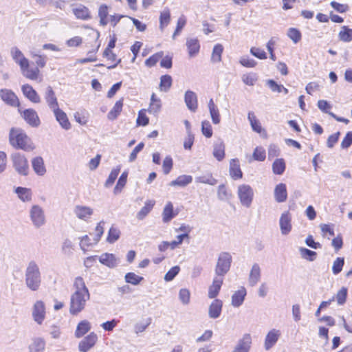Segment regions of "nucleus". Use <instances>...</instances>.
<instances>
[{
	"instance_id": "nucleus-1",
	"label": "nucleus",
	"mask_w": 352,
	"mask_h": 352,
	"mask_svg": "<svg viewBox=\"0 0 352 352\" xmlns=\"http://www.w3.org/2000/svg\"><path fill=\"white\" fill-rule=\"evenodd\" d=\"M74 287L75 292L71 296L69 313L76 315L85 309L87 301L90 298V294L83 278L80 276L75 278Z\"/></svg>"
},
{
	"instance_id": "nucleus-2",
	"label": "nucleus",
	"mask_w": 352,
	"mask_h": 352,
	"mask_svg": "<svg viewBox=\"0 0 352 352\" xmlns=\"http://www.w3.org/2000/svg\"><path fill=\"white\" fill-rule=\"evenodd\" d=\"M41 272L38 263L32 260L28 262L25 270L26 287L32 292H36L41 285Z\"/></svg>"
},
{
	"instance_id": "nucleus-3",
	"label": "nucleus",
	"mask_w": 352,
	"mask_h": 352,
	"mask_svg": "<svg viewBox=\"0 0 352 352\" xmlns=\"http://www.w3.org/2000/svg\"><path fill=\"white\" fill-rule=\"evenodd\" d=\"M10 142L14 147L25 151H31L34 148L31 139L20 130H11Z\"/></svg>"
},
{
	"instance_id": "nucleus-4",
	"label": "nucleus",
	"mask_w": 352,
	"mask_h": 352,
	"mask_svg": "<svg viewBox=\"0 0 352 352\" xmlns=\"http://www.w3.org/2000/svg\"><path fill=\"white\" fill-rule=\"evenodd\" d=\"M232 263V256L229 252H221L218 257L215 267L216 276L223 277L230 270Z\"/></svg>"
},
{
	"instance_id": "nucleus-5",
	"label": "nucleus",
	"mask_w": 352,
	"mask_h": 352,
	"mask_svg": "<svg viewBox=\"0 0 352 352\" xmlns=\"http://www.w3.org/2000/svg\"><path fill=\"white\" fill-rule=\"evenodd\" d=\"M237 195L243 206L250 208L254 199V190L248 184H241L237 188Z\"/></svg>"
},
{
	"instance_id": "nucleus-6",
	"label": "nucleus",
	"mask_w": 352,
	"mask_h": 352,
	"mask_svg": "<svg viewBox=\"0 0 352 352\" xmlns=\"http://www.w3.org/2000/svg\"><path fill=\"white\" fill-rule=\"evenodd\" d=\"M11 160L15 170L21 175H27L29 171V164L25 157L15 153L11 155Z\"/></svg>"
},
{
	"instance_id": "nucleus-7",
	"label": "nucleus",
	"mask_w": 352,
	"mask_h": 352,
	"mask_svg": "<svg viewBox=\"0 0 352 352\" xmlns=\"http://www.w3.org/2000/svg\"><path fill=\"white\" fill-rule=\"evenodd\" d=\"M30 217L34 227L41 228L45 223V215L43 208L38 205H34L30 208Z\"/></svg>"
},
{
	"instance_id": "nucleus-8",
	"label": "nucleus",
	"mask_w": 352,
	"mask_h": 352,
	"mask_svg": "<svg viewBox=\"0 0 352 352\" xmlns=\"http://www.w3.org/2000/svg\"><path fill=\"white\" fill-rule=\"evenodd\" d=\"M32 316L38 324L43 322L46 316V308L43 301L36 300L34 302L32 309Z\"/></svg>"
},
{
	"instance_id": "nucleus-9",
	"label": "nucleus",
	"mask_w": 352,
	"mask_h": 352,
	"mask_svg": "<svg viewBox=\"0 0 352 352\" xmlns=\"http://www.w3.org/2000/svg\"><path fill=\"white\" fill-rule=\"evenodd\" d=\"M73 212L78 219L84 221H89L94 214V209L84 205H76L74 207Z\"/></svg>"
},
{
	"instance_id": "nucleus-10",
	"label": "nucleus",
	"mask_w": 352,
	"mask_h": 352,
	"mask_svg": "<svg viewBox=\"0 0 352 352\" xmlns=\"http://www.w3.org/2000/svg\"><path fill=\"white\" fill-rule=\"evenodd\" d=\"M292 217L289 212L285 211L281 214L279 219V226L280 233L283 235H288L292 231Z\"/></svg>"
},
{
	"instance_id": "nucleus-11",
	"label": "nucleus",
	"mask_w": 352,
	"mask_h": 352,
	"mask_svg": "<svg viewBox=\"0 0 352 352\" xmlns=\"http://www.w3.org/2000/svg\"><path fill=\"white\" fill-rule=\"evenodd\" d=\"M98 340V336L94 332L90 333L85 337L78 344V349L80 352H88L94 346Z\"/></svg>"
},
{
	"instance_id": "nucleus-12",
	"label": "nucleus",
	"mask_w": 352,
	"mask_h": 352,
	"mask_svg": "<svg viewBox=\"0 0 352 352\" xmlns=\"http://www.w3.org/2000/svg\"><path fill=\"white\" fill-rule=\"evenodd\" d=\"M252 346V336L250 333H245L239 340L232 352H249Z\"/></svg>"
},
{
	"instance_id": "nucleus-13",
	"label": "nucleus",
	"mask_w": 352,
	"mask_h": 352,
	"mask_svg": "<svg viewBox=\"0 0 352 352\" xmlns=\"http://www.w3.org/2000/svg\"><path fill=\"white\" fill-rule=\"evenodd\" d=\"M280 331L276 329H271L266 335L264 341V348L266 351L271 349L280 337Z\"/></svg>"
},
{
	"instance_id": "nucleus-14",
	"label": "nucleus",
	"mask_w": 352,
	"mask_h": 352,
	"mask_svg": "<svg viewBox=\"0 0 352 352\" xmlns=\"http://www.w3.org/2000/svg\"><path fill=\"white\" fill-rule=\"evenodd\" d=\"M0 97L6 104L16 107L19 105V101L16 94L10 89H1L0 90Z\"/></svg>"
},
{
	"instance_id": "nucleus-15",
	"label": "nucleus",
	"mask_w": 352,
	"mask_h": 352,
	"mask_svg": "<svg viewBox=\"0 0 352 352\" xmlns=\"http://www.w3.org/2000/svg\"><path fill=\"white\" fill-rule=\"evenodd\" d=\"M45 100L48 107L52 111H55L56 109L59 108L58 102L57 98L56 96L55 92L53 90L52 87L48 86L46 88V91L45 93Z\"/></svg>"
},
{
	"instance_id": "nucleus-16",
	"label": "nucleus",
	"mask_w": 352,
	"mask_h": 352,
	"mask_svg": "<svg viewBox=\"0 0 352 352\" xmlns=\"http://www.w3.org/2000/svg\"><path fill=\"white\" fill-rule=\"evenodd\" d=\"M10 54L14 61L19 65L20 69H23L27 67L29 60L25 57L22 52L18 47H12Z\"/></svg>"
},
{
	"instance_id": "nucleus-17",
	"label": "nucleus",
	"mask_w": 352,
	"mask_h": 352,
	"mask_svg": "<svg viewBox=\"0 0 352 352\" xmlns=\"http://www.w3.org/2000/svg\"><path fill=\"white\" fill-rule=\"evenodd\" d=\"M24 120L32 126L37 127L41 121L36 111L33 109H25L23 113Z\"/></svg>"
},
{
	"instance_id": "nucleus-18",
	"label": "nucleus",
	"mask_w": 352,
	"mask_h": 352,
	"mask_svg": "<svg viewBox=\"0 0 352 352\" xmlns=\"http://www.w3.org/2000/svg\"><path fill=\"white\" fill-rule=\"evenodd\" d=\"M184 101L186 107L190 111L192 112L196 111L198 107V102L197 94L194 91L190 90L186 91L184 94Z\"/></svg>"
},
{
	"instance_id": "nucleus-19",
	"label": "nucleus",
	"mask_w": 352,
	"mask_h": 352,
	"mask_svg": "<svg viewBox=\"0 0 352 352\" xmlns=\"http://www.w3.org/2000/svg\"><path fill=\"white\" fill-rule=\"evenodd\" d=\"M223 278L216 276L212 280V285L208 289V298H214L219 293L221 287L223 285Z\"/></svg>"
},
{
	"instance_id": "nucleus-20",
	"label": "nucleus",
	"mask_w": 352,
	"mask_h": 352,
	"mask_svg": "<svg viewBox=\"0 0 352 352\" xmlns=\"http://www.w3.org/2000/svg\"><path fill=\"white\" fill-rule=\"evenodd\" d=\"M52 112L54 113L56 121L59 123L63 129L69 130L71 128V124L69 121L67 116L63 110L58 108Z\"/></svg>"
},
{
	"instance_id": "nucleus-21",
	"label": "nucleus",
	"mask_w": 352,
	"mask_h": 352,
	"mask_svg": "<svg viewBox=\"0 0 352 352\" xmlns=\"http://www.w3.org/2000/svg\"><path fill=\"white\" fill-rule=\"evenodd\" d=\"M223 302L219 299L214 300L209 306L208 316L210 318L216 319L221 315Z\"/></svg>"
},
{
	"instance_id": "nucleus-22",
	"label": "nucleus",
	"mask_w": 352,
	"mask_h": 352,
	"mask_svg": "<svg viewBox=\"0 0 352 352\" xmlns=\"http://www.w3.org/2000/svg\"><path fill=\"white\" fill-rule=\"evenodd\" d=\"M247 295L246 289L244 287L236 291L232 296L231 305L234 307H240L244 302L245 298Z\"/></svg>"
},
{
	"instance_id": "nucleus-23",
	"label": "nucleus",
	"mask_w": 352,
	"mask_h": 352,
	"mask_svg": "<svg viewBox=\"0 0 352 352\" xmlns=\"http://www.w3.org/2000/svg\"><path fill=\"white\" fill-rule=\"evenodd\" d=\"M212 155L219 162L225 157V144L222 140L219 139L214 143Z\"/></svg>"
},
{
	"instance_id": "nucleus-24",
	"label": "nucleus",
	"mask_w": 352,
	"mask_h": 352,
	"mask_svg": "<svg viewBox=\"0 0 352 352\" xmlns=\"http://www.w3.org/2000/svg\"><path fill=\"white\" fill-rule=\"evenodd\" d=\"M230 175L233 179H239L243 177V173L240 168L239 160L232 159L230 162L229 168Z\"/></svg>"
},
{
	"instance_id": "nucleus-25",
	"label": "nucleus",
	"mask_w": 352,
	"mask_h": 352,
	"mask_svg": "<svg viewBox=\"0 0 352 352\" xmlns=\"http://www.w3.org/2000/svg\"><path fill=\"white\" fill-rule=\"evenodd\" d=\"M23 94L28 98L31 102L34 103H38L41 102V98L38 95L37 92L33 89L30 85H24L21 87Z\"/></svg>"
},
{
	"instance_id": "nucleus-26",
	"label": "nucleus",
	"mask_w": 352,
	"mask_h": 352,
	"mask_svg": "<svg viewBox=\"0 0 352 352\" xmlns=\"http://www.w3.org/2000/svg\"><path fill=\"white\" fill-rule=\"evenodd\" d=\"M274 199L278 203L285 202L287 199L286 185L280 183L276 186L274 189Z\"/></svg>"
},
{
	"instance_id": "nucleus-27",
	"label": "nucleus",
	"mask_w": 352,
	"mask_h": 352,
	"mask_svg": "<svg viewBox=\"0 0 352 352\" xmlns=\"http://www.w3.org/2000/svg\"><path fill=\"white\" fill-rule=\"evenodd\" d=\"M32 166L35 173L43 176L46 173V168L43 157L38 156L32 160Z\"/></svg>"
},
{
	"instance_id": "nucleus-28",
	"label": "nucleus",
	"mask_w": 352,
	"mask_h": 352,
	"mask_svg": "<svg viewBox=\"0 0 352 352\" xmlns=\"http://www.w3.org/2000/svg\"><path fill=\"white\" fill-rule=\"evenodd\" d=\"M99 261L110 267L113 268L116 267L119 263V260L113 254L104 253L99 257Z\"/></svg>"
},
{
	"instance_id": "nucleus-29",
	"label": "nucleus",
	"mask_w": 352,
	"mask_h": 352,
	"mask_svg": "<svg viewBox=\"0 0 352 352\" xmlns=\"http://www.w3.org/2000/svg\"><path fill=\"white\" fill-rule=\"evenodd\" d=\"M261 279V268L258 264L254 263L250 272L248 282L251 287L255 286Z\"/></svg>"
},
{
	"instance_id": "nucleus-30",
	"label": "nucleus",
	"mask_w": 352,
	"mask_h": 352,
	"mask_svg": "<svg viewBox=\"0 0 352 352\" xmlns=\"http://www.w3.org/2000/svg\"><path fill=\"white\" fill-rule=\"evenodd\" d=\"M186 47L190 57L195 56L199 52V41L197 38H189L186 40Z\"/></svg>"
},
{
	"instance_id": "nucleus-31",
	"label": "nucleus",
	"mask_w": 352,
	"mask_h": 352,
	"mask_svg": "<svg viewBox=\"0 0 352 352\" xmlns=\"http://www.w3.org/2000/svg\"><path fill=\"white\" fill-rule=\"evenodd\" d=\"M177 215V212L174 211L173 204L170 201L167 202L162 212L163 222L168 223Z\"/></svg>"
},
{
	"instance_id": "nucleus-32",
	"label": "nucleus",
	"mask_w": 352,
	"mask_h": 352,
	"mask_svg": "<svg viewBox=\"0 0 352 352\" xmlns=\"http://www.w3.org/2000/svg\"><path fill=\"white\" fill-rule=\"evenodd\" d=\"M162 108V101L160 98H157L156 95L153 93L151 97V102L149 104L148 112L155 116H157L160 111Z\"/></svg>"
},
{
	"instance_id": "nucleus-33",
	"label": "nucleus",
	"mask_w": 352,
	"mask_h": 352,
	"mask_svg": "<svg viewBox=\"0 0 352 352\" xmlns=\"http://www.w3.org/2000/svg\"><path fill=\"white\" fill-rule=\"evenodd\" d=\"M91 323L86 320L80 321L76 327L75 331V336L77 338H80L85 336L91 329Z\"/></svg>"
},
{
	"instance_id": "nucleus-34",
	"label": "nucleus",
	"mask_w": 352,
	"mask_h": 352,
	"mask_svg": "<svg viewBox=\"0 0 352 352\" xmlns=\"http://www.w3.org/2000/svg\"><path fill=\"white\" fill-rule=\"evenodd\" d=\"M208 109L213 124H219L221 120L219 109L217 107V105L214 103L212 99H210L208 102Z\"/></svg>"
},
{
	"instance_id": "nucleus-35",
	"label": "nucleus",
	"mask_w": 352,
	"mask_h": 352,
	"mask_svg": "<svg viewBox=\"0 0 352 352\" xmlns=\"http://www.w3.org/2000/svg\"><path fill=\"white\" fill-rule=\"evenodd\" d=\"M45 347V342L41 338H34L29 346L30 352H43Z\"/></svg>"
},
{
	"instance_id": "nucleus-36",
	"label": "nucleus",
	"mask_w": 352,
	"mask_h": 352,
	"mask_svg": "<svg viewBox=\"0 0 352 352\" xmlns=\"http://www.w3.org/2000/svg\"><path fill=\"white\" fill-rule=\"evenodd\" d=\"M22 74L27 78L30 80H36L39 74L38 67L30 68V62L28 63L27 67L21 69Z\"/></svg>"
},
{
	"instance_id": "nucleus-37",
	"label": "nucleus",
	"mask_w": 352,
	"mask_h": 352,
	"mask_svg": "<svg viewBox=\"0 0 352 352\" xmlns=\"http://www.w3.org/2000/svg\"><path fill=\"white\" fill-rule=\"evenodd\" d=\"M170 21V12L168 8H165L160 12V28L163 30Z\"/></svg>"
},
{
	"instance_id": "nucleus-38",
	"label": "nucleus",
	"mask_w": 352,
	"mask_h": 352,
	"mask_svg": "<svg viewBox=\"0 0 352 352\" xmlns=\"http://www.w3.org/2000/svg\"><path fill=\"white\" fill-rule=\"evenodd\" d=\"M192 181L191 175H182L179 176L176 179L172 181L170 184L172 186L184 187L190 184Z\"/></svg>"
},
{
	"instance_id": "nucleus-39",
	"label": "nucleus",
	"mask_w": 352,
	"mask_h": 352,
	"mask_svg": "<svg viewBox=\"0 0 352 352\" xmlns=\"http://www.w3.org/2000/svg\"><path fill=\"white\" fill-rule=\"evenodd\" d=\"M122 107L123 100L121 99L117 101L112 109L109 112L107 115L108 118L111 120L116 119L122 111Z\"/></svg>"
},
{
	"instance_id": "nucleus-40",
	"label": "nucleus",
	"mask_w": 352,
	"mask_h": 352,
	"mask_svg": "<svg viewBox=\"0 0 352 352\" xmlns=\"http://www.w3.org/2000/svg\"><path fill=\"white\" fill-rule=\"evenodd\" d=\"M248 119L250 121V125L254 131L258 133H261V132L264 131L260 122L256 119V117L253 112L248 113Z\"/></svg>"
},
{
	"instance_id": "nucleus-41",
	"label": "nucleus",
	"mask_w": 352,
	"mask_h": 352,
	"mask_svg": "<svg viewBox=\"0 0 352 352\" xmlns=\"http://www.w3.org/2000/svg\"><path fill=\"white\" fill-rule=\"evenodd\" d=\"M338 38L343 42H351L352 41V29L344 25L338 34Z\"/></svg>"
},
{
	"instance_id": "nucleus-42",
	"label": "nucleus",
	"mask_w": 352,
	"mask_h": 352,
	"mask_svg": "<svg viewBox=\"0 0 352 352\" xmlns=\"http://www.w3.org/2000/svg\"><path fill=\"white\" fill-rule=\"evenodd\" d=\"M73 13L76 16V18L80 19L86 20L89 18V9L82 5L73 9Z\"/></svg>"
},
{
	"instance_id": "nucleus-43",
	"label": "nucleus",
	"mask_w": 352,
	"mask_h": 352,
	"mask_svg": "<svg viewBox=\"0 0 352 352\" xmlns=\"http://www.w3.org/2000/svg\"><path fill=\"white\" fill-rule=\"evenodd\" d=\"M15 192L18 195L19 198L23 201H28L32 199V192L29 188L18 187L16 188Z\"/></svg>"
},
{
	"instance_id": "nucleus-44",
	"label": "nucleus",
	"mask_w": 352,
	"mask_h": 352,
	"mask_svg": "<svg viewBox=\"0 0 352 352\" xmlns=\"http://www.w3.org/2000/svg\"><path fill=\"white\" fill-rule=\"evenodd\" d=\"M223 51V47L221 44H216L211 55V61L212 63H219L221 60V55Z\"/></svg>"
},
{
	"instance_id": "nucleus-45",
	"label": "nucleus",
	"mask_w": 352,
	"mask_h": 352,
	"mask_svg": "<svg viewBox=\"0 0 352 352\" xmlns=\"http://www.w3.org/2000/svg\"><path fill=\"white\" fill-rule=\"evenodd\" d=\"M232 193L228 190L224 184L219 186L217 189V197L221 201H228L232 198Z\"/></svg>"
},
{
	"instance_id": "nucleus-46",
	"label": "nucleus",
	"mask_w": 352,
	"mask_h": 352,
	"mask_svg": "<svg viewBox=\"0 0 352 352\" xmlns=\"http://www.w3.org/2000/svg\"><path fill=\"white\" fill-rule=\"evenodd\" d=\"M285 170V163L283 159H276L272 164L273 173L276 175H282Z\"/></svg>"
},
{
	"instance_id": "nucleus-47",
	"label": "nucleus",
	"mask_w": 352,
	"mask_h": 352,
	"mask_svg": "<svg viewBox=\"0 0 352 352\" xmlns=\"http://www.w3.org/2000/svg\"><path fill=\"white\" fill-rule=\"evenodd\" d=\"M195 182L201 184H206L210 186H214L217 183V180L212 177L211 174H207L195 177Z\"/></svg>"
},
{
	"instance_id": "nucleus-48",
	"label": "nucleus",
	"mask_w": 352,
	"mask_h": 352,
	"mask_svg": "<svg viewBox=\"0 0 352 352\" xmlns=\"http://www.w3.org/2000/svg\"><path fill=\"white\" fill-rule=\"evenodd\" d=\"M172 85V78L169 75H164L160 78V89L162 91L166 92Z\"/></svg>"
},
{
	"instance_id": "nucleus-49",
	"label": "nucleus",
	"mask_w": 352,
	"mask_h": 352,
	"mask_svg": "<svg viewBox=\"0 0 352 352\" xmlns=\"http://www.w3.org/2000/svg\"><path fill=\"white\" fill-rule=\"evenodd\" d=\"M299 252L302 258L309 261H314L317 256V253L305 248H300Z\"/></svg>"
},
{
	"instance_id": "nucleus-50",
	"label": "nucleus",
	"mask_w": 352,
	"mask_h": 352,
	"mask_svg": "<svg viewBox=\"0 0 352 352\" xmlns=\"http://www.w3.org/2000/svg\"><path fill=\"white\" fill-rule=\"evenodd\" d=\"M121 167L118 166L116 168L111 170L107 179L105 182L104 186L107 188L111 186L116 181L118 174L120 172Z\"/></svg>"
},
{
	"instance_id": "nucleus-51",
	"label": "nucleus",
	"mask_w": 352,
	"mask_h": 352,
	"mask_svg": "<svg viewBox=\"0 0 352 352\" xmlns=\"http://www.w3.org/2000/svg\"><path fill=\"white\" fill-rule=\"evenodd\" d=\"M108 7L107 6L102 4L100 6L98 10V16L100 17V24L102 26H105L108 21L107 17L108 16Z\"/></svg>"
},
{
	"instance_id": "nucleus-52",
	"label": "nucleus",
	"mask_w": 352,
	"mask_h": 352,
	"mask_svg": "<svg viewBox=\"0 0 352 352\" xmlns=\"http://www.w3.org/2000/svg\"><path fill=\"white\" fill-rule=\"evenodd\" d=\"M120 230L116 227L111 226L108 232L107 241L109 243H113L120 238Z\"/></svg>"
},
{
	"instance_id": "nucleus-53",
	"label": "nucleus",
	"mask_w": 352,
	"mask_h": 352,
	"mask_svg": "<svg viewBox=\"0 0 352 352\" xmlns=\"http://www.w3.org/2000/svg\"><path fill=\"white\" fill-rule=\"evenodd\" d=\"M267 85L273 92L280 93L284 92L285 94H287L289 91L282 85H278L274 80H268Z\"/></svg>"
},
{
	"instance_id": "nucleus-54",
	"label": "nucleus",
	"mask_w": 352,
	"mask_h": 352,
	"mask_svg": "<svg viewBox=\"0 0 352 352\" xmlns=\"http://www.w3.org/2000/svg\"><path fill=\"white\" fill-rule=\"evenodd\" d=\"M124 279L126 283L137 285L143 280V277L139 276L133 272H129L125 274Z\"/></svg>"
},
{
	"instance_id": "nucleus-55",
	"label": "nucleus",
	"mask_w": 352,
	"mask_h": 352,
	"mask_svg": "<svg viewBox=\"0 0 352 352\" xmlns=\"http://www.w3.org/2000/svg\"><path fill=\"white\" fill-rule=\"evenodd\" d=\"M344 265V258L343 257H338L333 263L332 272L334 275H337L342 270Z\"/></svg>"
},
{
	"instance_id": "nucleus-56",
	"label": "nucleus",
	"mask_w": 352,
	"mask_h": 352,
	"mask_svg": "<svg viewBox=\"0 0 352 352\" xmlns=\"http://www.w3.org/2000/svg\"><path fill=\"white\" fill-rule=\"evenodd\" d=\"M128 173L126 172H123L120 175L116 186L114 188V193L117 194L122 191V189L125 186L126 183Z\"/></svg>"
},
{
	"instance_id": "nucleus-57",
	"label": "nucleus",
	"mask_w": 352,
	"mask_h": 352,
	"mask_svg": "<svg viewBox=\"0 0 352 352\" xmlns=\"http://www.w3.org/2000/svg\"><path fill=\"white\" fill-rule=\"evenodd\" d=\"M154 204L151 201L146 202L144 207L137 214V218L140 220L143 219L151 210Z\"/></svg>"
},
{
	"instance_id": "nucleus-58",
	"label": "nucleus",
	"mask_w": 352,
	"mask_h": 352,
	"mask_svg": "<svg viewBox=\"0 0 352 352\" xmlns=\"http://www.w3.org/2000/svg\"><path fill=\"white\" fill-rule=\"evenodd\" d=\"M179 298L183 305H188L190 298V292L188 289L183 288L179 292Z\"/></svg>"
},
{
	"instance_id": "nucleus-59",
	"label": "nucleus",
	"mask_w": 352,
	"mask_h": 352,
	"mask_svg": "<svg viewBox=\"0 0 352 352\" xmlns=\"http://www.w3.org/2000/svg\"><path fill=\"white\" fill-rule=\"evenodd\" d=\"M258 77L257 75L254 73H249L247 74H244L242 76L243 82L249 86H253L255 82L257 81Z\"/></svg>"
},
{
	"instance_id": "nucleus-60",
	"label": "nucleus",
	"mask_w": 352,
	"mask_h": 352,
	"mask_svg": "<svg viewBox=\"0 0 352 352\" xmlns=\"http://www.w3.org/2000/svg\"><path fill=\"white\" fill-rule=\"evenodd\" d=\"M287 36L295 43H297L301 39V33L296 28H289V30L287 31Z\"/></svg>"
},
{
	"instance_id": "nucleus-61",
	"label": "nucleus",
	"mask_w": 352,
	"mask_h": 352,
	"mask_svg": "<svg viewBox=\"0 0 352 352\" xmlns=\"http://www.w3.org/2000/svg\"><path fill=\"white\" fill-rule=\"evenodd\" d=\"M201 132L206 138H211L212 135V129L209 121L205 120L201 123Z\"/></svg>"
},
{
	"instance_id": "nucleus-62",
	"label": "nucleus",
	"mask_w": 352,
	"mask_h": 352,
	"mask_svg": "<svg viewBox=\"0 0 352 352\" xmlns=\"http://www.w3.org/2000/svg\"><path fill=\"white\" fill-rule=\"evenodd\" d=\"M162 56L163 52H158L153 54L145 60V65L148 67H153L160 60Z\"/></svg>"
},
{
	"instance_id": "nucleus-63",
	"label": "nucleus",
	"mask_w": 352,
	"mask_h": 352,
	"mask_svg": "<svg viewBox=\"0 0 352 352\" xmlns=\"http://www.w3.org/2000/svg\"><path fill=\"white\" fill-rule=\"evenodd\" d=\"M180 267L177 265L171 267L165 274L164 280L166 281H171L179 274Z\"/></svg>"
},
{
	"instance_id": "nucleus-64",
	"label": "nucleus",
	"mask_w": 352,
	"mask_h": 352,
	"mask_svg": "<svg viewBox=\"0 0 352 352\" xmlns=\"http://www.w3.org/2000/svg\"><path fill=\"white\" fill-rule=\"evenodd\" d=\"M347 296V289L342 287L336 294V300L338 305H343Z\"/></svg>"
}]
</instances>
